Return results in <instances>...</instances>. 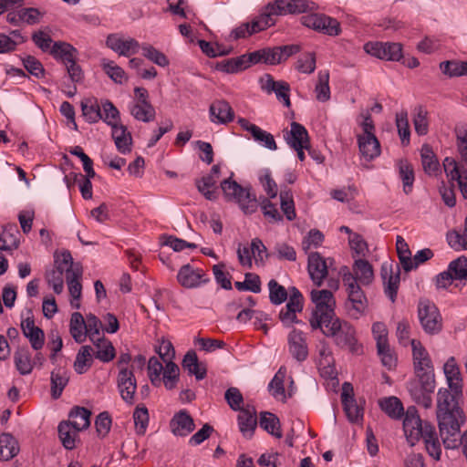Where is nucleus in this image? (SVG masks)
<instances>
[{
  "label": "nucleus",
  "mask_w": 467,
  "mask_h": 467,
  "mask_svg": "<svg viewBox=\"0 0 467 467\" xmlns=\"http://www.w3.org/2000/svg\"><path fill=\"white\" fill-rule=\"evenodd\" d=\"M418 317L425 333L436 335L442 329V317L438 307L429 299H420Z\"/></svg>",
  "instance_id": "423d86ee"
},
{
  "label": "nucleus",
  "mask_w": 467,
  "mask_h": 467,
  "mask_svg": "<svg viewBox=\"0 0 467 467\" xmlns=\"http://www.w3.org/2000/svg\"><path fill=\"white\" fill-rule=\"evenodd\" d=\"M83 116L89 123L98 122L102 118L100 106L95 99H87L81 101Z\"/></svg>",
  "instance_id": "864d4df0"
},
{
  "label": "nucleus",
  "mask_w": 467,
  "mask_h": 467,
  "mask_svg": "<svg viewBox=\"0 0 467 467\" xmlns=\"http://www.w3.org/2000/svg\"><path fill=\"white\" fill-rule=\"evenodd\" d=\"M129 110L130 115L139 121L141 122H150L155 119L156 111L151 103L148 104H139V103H130L129 105Z\"/></svg>",
  "instance_id": "4c0bfd02"
},
{
  "label": "nucleus",
  "mask_w": 467,
  "mask_h": 467,
  "mask_svg": "<svg viewBox=\"0 0 467 467\" xmlns=\"http://www.w3.org/2000/svg\"><path fill=\"white\" fill-rule=\"evenodd\" d=\"M82 276V266L76 263L74 267L68 269L66 274V280L68 290L73 299L78 300L81 296L82 285L79 282Z\"/></svg>",
  "instance_id": "c9c22d12"
},
{
  "label": "nucleus",
  "mask_w": 467,
  "mask_h": 467,
  "mask_svg": "<svg viewBox=\"0 0 467 467\" xmlns=\"http://www.w3.org/2000/svg\"><path fill=\"white\" fill-rule=\"evenodd\" d=\"M69 331L77 343H83L86 341V322L83 316L78 312H74L71 315Z\"/></svg>",
  "instance_id": "c03bdc74"
},
{
  "label": "nucleus",
  "mask_w": 467,
  "mask_h": 467,
  "mask_svg": "<svg viewBox=\"0 0 467 467\" xmlns=\"http://www.w3.org/2000/svg\"><path fill=\"white\" fill-rule=\"evenodd\" d=\"M281 209L288 221L296 218L295 203L291 190H282L280 192Z\"/></svg>",
  "instance_id": "e2e57ef3"
},
{
  "label": "nucleus",
  "mask_w": 467,
  "mask_h": 467,
  "mask_svg": "<svg viewBox=\"0 0 467 467\" xmlns=\"http://www.w3.org/2000/svg\"><path fill=\"white\" fill-rule=\"evenodd\" d=\"M221 188L225 198L229 201H235L245 214H251L256 211L257 201L250 188L242 187L231 178L223 180L221 182Z\"/></svg>",
  "instance_id": "39448f33"
},
{
  "label": "nucleus",
  "mask_w": 467,
  "mask_h": 467,
  "mask_svg": "<svg viewBox=\"0 0 467 467\" xmlns=\"http://www.w3.org/2000/svg\"><path fill=\"white\" fill-rule=\"evenodd\" d=\"M307 271L314 285L321 286L328 274L326 259L317 252L310 253L307 260Z\"/></svg>",
  "instance_id": "a211bd4d"
},
{
  "label": "nucleus",
  "mask_w": 467,
  "mask_h": 467,
  "mask_svg": "<svg viewBox=\"0 0 467 467\" xmlns=\"http://www.w3.org/2000/svg\"><path fill=\"white\" fill-rule=\"evenodd\" d=\"M85 322L86 334L91 342L98 340V337H102L100 334V329L103 327L102 322L95 315H87Z\"/></svg>",
  "instance_id": "69168bd1"
},
{
  "label": "nucleus",
  "mask_w": 467,
  "mask_h": 467,
  "mask_svg": "<svg viewBox=\"0 0 467 467\" xmlns=\"http://www.w3.org/2000/svg\"><path fill=\"white\" fill-rule=\"evenodd\" d=\"M19 232L16 225H6L3 228L0 234V250L1 251H13L19 245L17 235Z\"/></svg>",
  "instance_id": "a19ab883"
},
{
  "label": "nucleus",
  "mask_w": 467,
  "mask_h": 467,
  "mask_svg": "<svg viewBox=\"0 0 467 467\" xmlns=\"http://www.w3.org/2000/svg\"><path fill=\"white\" fill-rule=\"evenodd\" d=\"M259 424L261 428L271 435L276 438L282 437L279 419L275 414L267 411L262 412L260 414Z\"/></svg>",
  "instance_id": "3c124183"
},
{
  "label": "nucleus",
  "mask_w": 467,
  "mask_h": 467,
  "mask_svg": "<svg viewBox=\"0 0 467 467\" xmlns=\"http://www.w3.org/2000/svg\"><path fill=\"white\" fill-rule=\"evenodd\" d=\"M353 277L360 285H368L371 284L374 278L372 265L364 259H358L353 265Z\"/></svg>",
  "instance_id": "f704fd0d"
},
{
  "label": "nucleus",
  "mask_w": 467,
  "mask_h": 467,
  "mask_svg": "<svg viewBox=\"0 0 467 467\" xmlns=\"http://www.w3.org/2000/svg\"><path fill=\"white\" fill-rule=\"evenodd\" d=\"M343 283L347 287L350 304V306H348V313L352 317L358 318L368 306V299L360 285L355 281L352 273L344 274Z\"/></svg>",
  "instance_id": "6e6552de"
},
{
  "label": "nucleus",
  "mask_w": 467,
  "mask_h": 467,
  "mask_svg": "<svg viewBox=\"0 0 467 467\" xmlns=\"http://www.w3.org/2000/svg\"><path fill=\"white\" fill-rule=\"evenodd\" d=\"M19 451L17 441L9 433L0 435V460L9 461Z\"/></svg>",
  "instance_id": "ea45409f"
},
{
  "label": "nucleus",
  "mask_w": 467,
  "mask_h": 467,
  "mask_svg": "<svg viewBox=\"0 0 467 467\" xmlns=\"http://www.w3.org/2000/svg\"><path fill=\"white\" fill-rule=\"evenodd\" d=\"M101 67L108 77L115 83L123 84L128 80L125 71L114 61L108 58H102Z\"/></svg>",
  "instance_id": "8fccbe9b"
},
{
  "label": "nucleus",
  "mask_w": 467,
  "mask_h": 467,
  "mask_svg": "<svg viewBox=\"0 0 467 467\" xmlns=\"http://www.w3.org/2000/svg\"><path fill=\"white\" fill-rule=\"evenodd\" d=\"M269 299L273 305H281L288 297V291L276 280L271 279L268 283Z\"/></svg>",
  "instance_id": "bf43d9fd"
},
{
  "label": "nucleus",
  "mask_w": 467,
  "mask_h": 467,
  "mask_svg": "<svg viewBox=\"0 0 467 467\" xmlns=\"http://www.w3.org/2000/svg\"><path fill=\"white\" fill-rule=\"evenodd\" d=\"M301 20L305 26L330 36H338L341 32L339 22L325 14H310L302 16Z\"/></svg>",
  "instance_id": "1a4fd4ad"
},
{
  "label": "nucleus",
  "mask_w": 467,
  "mask_h": 467,
  "mask_svg": "<svg viewBox=\"0 0 467 467\" xmlns=\"http://www.w3.org/2000/svg\"><path fill=\"white\" fill-rule=\"evenodd\" d=\"M315 8L316 4L307 0H275L268 3L261 13L265 19L261 26L270 27L275 25V16L298 15Z\"/></svg>",
  "instance_id": "f03ea898"
},
{
  "label": "nucleus",
  "mask_w": 467,
  "mask_h": 467,
  "mask_svg": "<svg viewBox=\"0 0 467 467\" xmlns=\"http://www.w3.org/2000/svg\"><path fill=\"white\" fill-rule=\"evenodd\" d=\"M381 276L384 281V292L386 296L395 302L400 285V273L393 275L390 265H383L381 267Z\"/></svg>",
  "instance_id": "c85d7f7f"
},
{
  "label": "nucleus",
  "mask_w": 467,
  "mask_h": 467,
  "mask_svg": "<svg viewBox=\"0 0 467 467\" xmlns=\"http://www.w3.org/2000/svg\"><path fill=\"white\" fill-rule=\"evenodd\" d=\"M92 351L90 346H83L78 350L74 362V368L78 374H84L92 366Z\"/></svg>",
  "instance_id": "09e8293b"
},
{
  "label": "nucleus",
  "mask_w": 467,
  "mask_h": 467,
  "mask_svg": "<svg viewBox=\"0 0 467 467\" xmlns=\"http://www.w3.org/2000/svg\"><path fill=\"white\" fill-rule=\"evenodd\" d=\"M311 300L316 305L310 319V326L317 329L323 323L329 322V319L336 317V301L331 291L327 289L312 290Z\"/></svg>",
  "instance_id": "20e7f679"
},
{
  "label": "nucleus",
  "mask_w": 467,
  "mask_h": 467,
  "mask_svg": "<svg viewBox=\"0 0 467 467\" xmlns=\"http://www.w3.org/2000/svg\"><path fill=\"white\" fill-rule=\"evenodd\" d=\"M396 248L399 259L403 269L406 272L412 270L414 268V265L411 258V252L409 248L407 242L404 240L403 237L400 235H398L396 239Z\"/></svg>",
  "instance_id": "603ef678"
},
{
  "label": "nucleus",
  "mask_w": 467,
  "mask_h": 467,
  "mask_svg": "<svg viewBox=\"0 0 467 467\" xmlns=\"http://www.w3.org/2000/svg\"><path fill=\"white\" fill-rule=\"evenodd\" d=\"M239 430L243 436L250 439L257 425L256 410L254 407L247 405L237 416Z\"/></svg>",
  "instance_id": "5701e85b"
},
{
  "label": "nucleus",
  "mask_w": 467,
  "mask_h": 467,
  "mask_svg": "<svg viewBox=\"0 0 467 467\" xmlns=\"http://www.w3.org/2000/svg\"><path fill=\"white\" fill-rule=\"evenodd\" d=\"M237 122L244 130L251 133L255 141L271 150H275L277 149L274 136L271 133L262 130L255 124L251 123L244 118H239Z\"/></svg>",
  "instance_id": "6ab92c4d"
},
{
  "label": "nucleus",
  "mask_w": 467,
  "mask_h": 467,
  "mask_svg": "<svg viewBox=\"0 0 467 467\" xmlns=\"http://www.w3.org/2000/svg\"><path fill=\"white\" fill-rule=\"evenodd\" d=\"M253 64L260 62L268 65H276L282 62L281 50L278 47L273 48H263L254 52L250 53Z\"/></svg>",
  "instance_id": "e433bc0d"
},
{
  "label": "nucleus",
  "mask_w": 467,
  "mask_h": 467,
  "mask_svg": "<svg viewBox=\"0 0 467 467\" xmlns=\"http://www.w3.org/2000/svg\"><path fill=\"white\" fill-rule=\"evenodd\" d=\"M14 361L16 369L21 375H28L33 370L31 354L27 347L18 348L14 355Z\"/></svg>",
  "instance_id": "79ce46f5"
},
{
  "label": "nucleus",
  "mask_w": 467,
  "mask_h": 467,
  "mask_svg": "<svg viewBox=\"0 0 467 467\" xmlns=\"http://www.w3.org/2000/svg\"><path fill=\"white\" fill-rule=\"evenodd\" d=\"M288 350L292 357L301 362L308 356V348L305 334L297 329H293L288 334Z\"/></svg>",
  "instance_id": "412c9836"
},
{
  "label": "nucleus",
  "mask_w": 467,
  "mask_h": 467,
  "mask_svg": "<svg viewBox=\"0 0 467 467\" xmlns=\"http://www.w3.org/2000/svg\"><path fill=\"white\" fill-rule=\"evenodd\" d=\"M462 389L441 388L437 392L436 416L440 435L446 449L459 447V434L465 417L460 406Z\"/></svg>",
  "instance_id": "f257e3e1"
},
{
  "label": "nucleus",
  "mask_w": 467,
  "mask_h": 467,
  "mask_svg": "<svg viewBox=\"0 0 467 467\" xmlns=\"http://www.w3.org/2000/svg\"><path fill=\"white\" fill-rule=\"evenodd\" d=\"M427 422H423L415 407H409L403 420V430L410 445H414L422 436Z\"/></svg>",
  "instance_id": "ddd939ff"
},
{
  "label": "nucleus",
  "mask_w": 467,
  "mask_h": 467,
  "mask_svg": "<svg viewBox=\"0 0 467 467\" xmlns=\"http://www.w3.org/2000/svg\"><path fill=\"white\" fill-rule=\"evenodd\" d=\"M91 412L84 407H74L69 414V420H67L77 431L87 430L90 425Z\"/></svg>",
  "instance_id": "72a5a7b5"
},
{
  "label": "nucleus",
  "mask_w": 467,
  "mask_h": 467,
  "mask_svg": "<svg viewBox=\"0 0 467 467\" xmlns=\"http://www.w3.org/2000/svg\"><path fill=\"white\" fill-rule=\"evenodd\" d=\"M69 380V375L66 368H57L51 372V397L57 400L61 397L62 392Z\"/></svg>",
  "instance_id": "473e14b6"
},
{
  "label": "nucleus",
  "mask_w": 467,
  "mask_h": 467,
  "mask_svg": "<svg viewBox=\"0 0 467 467\" xmlns=\"http://www.w3.org/2000/svg\"><path fill=\"white\" fill-rule=\"evenodd\" d=\"M304 298L301 292L295 286L289 288V299L279 313V318L285 327L298 323L296 313L303 310Z\"/></svg>",
  "instance_id": "f8f14e48"
},
{
  "label": "nucleus",
  "mask_w": 467,
  "mask_h": 467,
  "mask_svg": "<svg viewBox=\"0 0 467 467\" xmlns=\"http://www.w3.org/2000/svg\"><path fill=\"white\" fill-rule=\"evenodd\" d=\"M179 367L174 362L169 361L166 363L165 368H163L161 382L167 389H172L176 387L179 380Z\"/></svg>",
  "instance_id": "052dcab7"
},
{
  "label": "nucleus",
  "mask_w": 467,
  "mask_h": 467,
  "mask_svg": "<svg viewBox=\"0 0 467 467\" xmlns=\"http://www.w3.org/2000/svg\"><path fill=\"white\" fill-rule=\"evenodd\" d=\"M285 139L287 144L292 147L308 148L309 137L306 129L300 123L292 122L291 130L286 133Z\"/></svg>",
  "instance_id": "a878e982"
},
{
  "label": "nucleus",
  "mask_w": 467,
  "mask_h": 467,
  "mask_svg": "<svg viewBox=\"0 0 467 467\" xmlns=\"http://www.w3.org/2000/svg\"><path fill=\"white\" fill-rule=\"evenodd\" d=\"M58 436L67 450H73L76 447V439L80 431H77L67 421H61L57 427Z\"/></svg>",
  "instance_id": "37998d69"
},
{
  "label": "nucleus",
  "mask_w": 467,
  "mask_h": 467,
  "mask_svg": "<svg viewBox=\"0 0 467 467\" xmlns=\"http://www.w3.org/2000/svg\"><path fill=\"white\" fill-rule=\"evenodd\" d=\"M358 144L362 158L367 161L380 155V144L375 135H358Z\"/></svg>",
  "instance_id": "393cba45"
},
{
  "label": "nucleus",
  "mask_w": 467,
  "mask_h": 467,
  "mask_svg": "<svg viewBox=\"0 0 467 467\" xmlns=\"http://www.w3.org/2000/svg\"><path fill=\"white\" fill-rule=\"evenodd\" d=\"M21 329L35 350H39L43 348L45 344L44 331L35 325L31 309H27V317L21 321Z\"/></svg>",
  "instance_id": "f3484780"
},
{
  "label": "nucleus",
  "mask_w": 467,
  "mask_h": 467,
  "mask_svg": "<svg viewBox=\"0 0 467 467\" xmlns=\"http://www.w3.org/2000/svg\"><path fill=\"white\" fill-rule=\"evenodd\" d=\"M346 386H349V385L345 383L344 389H346ZM341 399H342V404L344 407V410L346 412L348 419L351 422H358L360 420H362V418H363L362 409H360L358 406V404H357L356 400L353 399V397L348 395L346 392V389H344V391L341 395Z\"/></svg>",
  "instance_id": "58836bf2"
},
{
  "label": "nucleus",
  "mask_w": 467,
  "mask_h": 467,
  "mask_svg": "<svg viewBox=\"0 0 467 467\" xmlns=\"http://www.w3.org/2000/svg\"><path fill=\"white\" fill-rule=\"evenodd\" d=\"M423 430V434L420 438L424 441L426 450L431 457L439 461L441 459V448L435 428L431 423H426Z\"/></svg>",
  "instance_id": "cd10ccee"
},
{
  "label": "nucleus",
  "mask_w": 467,
  "mask_h": 467,
  "mask_svg": "<svg viewBox=\"0 0 467 467\" xmlns=\"http://www.w3.org/2000/svg\"><path fill=\"white\" fill-rule=\"evenodd\" d=\"M92 343L97 348V351L94 353L96 358L102 362H109L115 358L116 352L112 343L103 336L102 337H98V340L92 341Z\"/></svg>",
  "instance_id": "49530a36"
},
{
  "label": "nucleus",
  "mask_w": 467,
  "mask_h": 467,
  "mask_svg": "<svg viewBox=\"0 0 467 467\" xmlns=\"http://www.w3.org/2000/svg\"><path fill=\"white\" fill-rule=\"evenodd\" d=\"M398 168L403 184V192L409 194L412 191L415 180L413 167L407 160H399Z\"/></svg>",
  "instance_id": "de8ad7c7"
},
{
  "label": "nucleus",
  "mask_w": 467,
  "mask_h": 467,
  "mask_svg": "<svg viewBox=\"0 0 467 467\" xmlns=\"http://www.w3.org/2000/svg\"><path fill=\"white\" fill-rule=\"evenodd\" d=\"M329 72L327 70L320 71L318 73V81L316 85L315 91L317 99L321 102H326L330 99L329 88Z\"/></svg>",
  "instance_id": "4d7b16f0"
},
{
  "label": "nucleus",
  "mask_w": 467,
  "mask_h": 467,
  "mask_svg": "<svg viewBox=\"0 0 467 467\" xmlns=\"http://www.w3.org/2000/svg\"><path fill=\"white\" fill-rule=\"evenodd\" d=\"M142 50V55L147 59L156 64L159 67H165L169 65L168 57L160 50L156 49L154 47L149 44H143L140 47Z\"/></svg>",
  "instance_id": "13d9d810"
},
{
  "label": "nucleus",
  "mask_w": 467,
  "mask_h": 467,
  "mask_svg": "<svg viewBox=\"0 0 467 467\" xmlns=\"http://www.w3.org/2000/svg\"><path fill=\"white\" fill-rule=\"evenodd\" d=\"M76 263L73 262L72 255L69 251H63L61 254H55L54 268L46 273L47 284L52 286L56 294H61L64 289V272L67 274L68 269L74 267Z\"/></svg>",
  "instance_id": "0eeeda50"
},
{
  "label": "nucleus",
  "mask_w": 467,
  "mask_h": 467,
  "mask_svg": "<svg viewBox=\"0 0 467 467\" xmlns=\"http://www.w3.org/2000/svg\"><path fill=\"white\" fill-rule=\"evenodd\" d=\"M364 50L379 59L400 61L402 58V46L400 43L368 42Z\"/></svg>",
  "instance_id": "9b49d317"
},
{
  "label": "nucleus",
  "mask_w": 467,
  "mask_h": 467,
  "mask_svg": "<svg viewBox=\"0 0 467 467\" xmlns=\"http://www.w3.org/2000/svg\"><path fill=\"white\" fill-rule=\"evenodd\" d=\"M412 358L415 374L418 379H425L429 377L435 379L434 369L431 357L420 341L411 339Z\"/></svg>",
  "instance_id": "9d476101"
},
{
  "label": "nucleus",
  "mask_w": 467,
  "mask_h": 467,
  "mask_svg": "<svg viewBox=\"0 0 467 467\" xmlns=\"http://www.w3.org/2000/svg\"><path fill=\"white\" fill-rule=\"evenodd\" d=\"M106 45L109 48L123 57H130L131 55L137 54L140 48L136 39L131 37L123 38L118 34L109 35Z\"/></svg>",
  "instance_id": "dca6fc26"
},
{
  "label": "nucleus",
  "mask_w": 467,
  "mask_h": 467,
  "mask_svg": "<svg viewBox=\"0 0 467 467\" xmlns=\"http://www.w3.org/2000/svg\"><path fill=\"white\" fill-rule=\"evenodd\" d=\"M317 328H320L326 337H332L337 347L348 348L351 352L358 351L356 330L350 323L334 317Z\"/></svg>",
  "instance_id": "7ed1b4c3"
},
{
  "label": "nucleus",
  "mask_w": 467,
  "mask_h": 467,
  "mask_svg": "<svg viewBox=\"0 0 467 467\" xmlns=\"http://www.w3.org/2000/svg\"><path fill=\"white\" fill-rule=\"evenodd\" d=\"M380 409L390 418L400 419L404 415L401 401L394 396L384 398L379 401Z\"/></svg>",
  "instance_id": "a18cd8bd"
},
{
  "label": "nucleus",
  "mask_w": 467,
  "mask_h": 467,
  "mask_svg": "<svg viewBox=\"0 0 467 467\" xmlns=\"http://www.w3.org/2000/svg\"><path fill=\"white\" fill-rule=\"evenodd\" d=\"M251 65H253V62L249 53L222 60L216 64L215 68L227 74H234L248 68Z\"/></svg>",
  "instance_id": "b1692460"
},
{
  "label": "nucleus",
  "mask_w": 467,
  "mask_h": 467,
  "mask_svg": "<svg viewBox=\"0 0 467 467\" xmlns=\"http://www.w3.org/2000/svg\"><path fill=\"white\" fill-rule=\"evenodd\" d=\"M50 55L56 59H60L65 65L77 60L78 50L70 44L63 41L54 42L50 49Z\"/></svg>",
  "instance_id": "2f4dec72"
},
{
  "label": "nucleus",
  "mask_w": 467,
  "mask_h": 467,
  "mask_svg": "<svg viewBox=\"0 0 467 467\" xmlns=\"http://www.w3.org/2000/svg\"><path fill=\"white\" fill-rule=\"evenodd\" d=\"M177 280L185 288H195L206 284L210 279L202 269L194 268L187 264L180 268Z\"/></svg>",
  "instance_id": "2eb2a0df"
},
{
  "label": "nucleus",
  "mask_w": 467,
  "mask_h": 467,
  "mask_svg": "<svg viewBox=\"0 0 467 467\" xmlns=\"http://www.w3.org/2000/svg\"><path fill=\"white\" fill-rule=\"evenodd\" d=\"M216 180L213 175L203 176L201 180L196 181L198 191L204 195L207 200L213 201L216 199L215 190Z\"/></svg>",
  "instance_id": "6e6d98bb"
},
{
  "label": "nucleus",
  "mask_w": 467,
  "mask_h": 467,
  "mask_svg": "<svg viewBox=\"0 0 467 467\" xmlns=\"http://www.w3.org/2000/svg\"><path fill=\"white\" fill-rule=\"evenodd\" d=\"M444 375L448 384L447 389H462L463 387V379L461 375L460 368L453 357H451L443 366Z\"/></svg>",
  "instance_id": "c756f323"
},
{
  "label": "nucleus",
  "mask_w": 467,
  "mask_h": 467,
  "mask_svg": "<svg viewBox=\"0 0 467 467\" xmlns=\"http://www.w3.org/2000/svg\"><path fill=\"white\" fill-rule=\"evenodd\" d=\"M163 373L162 363L156 357H151L148 362V375L150 382L155 387H160L161 384V375Z\"/></svg>",
  "instance_id": "338daca9"
},
{
  "label": "nucleus",
  "mask_w": 467,
  "mask_h": 467,
  "mask_svg": "<svg viewBox=\"0 0 467 467\" xmlns=\"http://www.w3.org/2000/svg\"><path fill=\"white\" fill-rule=\"evenodd\" d=\"M117 387L121 399L128 404L134 403L137 380L131 368H121L117 376Z\"/></svg>",
  "instance_id": "4468645a"
},
{
  "label": "nucleus",
  "mask_w": 467,
  "mask_h": 467,
  "mask_svg": "<svg viewBox=\"0 0 467 467\" xmlns=\"http://www.w3.org/2000/svg\"><path fill=\"white\" fill-rule=\"evenodd\" d=\"M111 129V136L118 150L122 154L130 152L132 137L130 132L128 131L126 126L119 123L117 125H113Z\"/></svg>",
  "instance_id": "bb28decb"
},
{
  "label": "nucleus",
  "mask_w": 467,
  "mask_h": 467,
  "mask_svg": "<svg viewBox=\"0 0 467 467\" xmlns=\"http://www.w3.org/2000/svg\"><path fill=\"white\" fill-rule=\"evenodd\" d=\"M427 114V110L421 106H419L418 108L415 109L413 124L416 133L420 136H423L428 133L429 123Z\"/></svg>",
  "instance_id": "0e129e2a"
},
{
  "label": "nucleus",
  "mask_w": 467,
  "mask_h": 467,
  "mask_svg": "<svg viewBox=\"0 0 467 467\" xmlns=\"http://www.w3.org/2000/svg\"><path fill=\"white\" fill-rule=\"evenodd\" d=\"M448 267L454 279H467V258L465 256H460L451 261Z\"/></svg>",
  "instance_id": "774afa93"
},
{
  "label": "nucleus",
  "mask_w": 467,
  "mask_h": 467,
  "mask_svg": "<svg viewBox=\"0 0 467 467\" xmlns=\"http://www.w3.org/2000/svg\"><path fill=\"white\" fill-rule=\"evenodd\" d=\"M210 120L215 124H227L234 120V111L224 99L213 101L209 108Z\"/></svg>",
  "instance_id": "4be33fe9"
},
{
  "label": "nucleus",
  "mask_w": 467,
  "mask_h": 467,
  "mask_svg": "<svg viewBox=\"0 0 467 467\" xmlns=\"http://www.w3.org/2000/svg\"><path fill=\"white\" fill-rule=\"evenodd\" d=\"M170 428L175 436L185 437L194 431L195 424L189 412L186 410H181L171 418Z\"/></svg>",
  "instance_id": "aec40b11"
},
{
  "label": "nucleus",
  "mask_w": 467,
  "mask_h": 467,
  "mask_svg": "<svg viewBox=\"0 0 467 467\" xmlns=\"http://www.w3.org/2000/svg\"><path fill=\"white\" fill-rule=\"evenodd\" d=\"M423 170L429 175L434 174L439 170V161L428 144H424L420 150Z\"/></svg>",
  "instance_id": "5fc2aeb1"
},
{
  "label": "nucleus",
  "mask_w": 467,
  "mask_h": 467,
  "mask_svg": "<svg viewBox=\"0 0 467 467\" xmlns=\"http://www.w3.org/2000/svg\"><path fill=\"white\" fill-rule=\"evenodd\" d=\"M286 370L285 368H280L279 370L275 373L274 378L269 383V389L272 392V395L276 399H285L284 380L285 378Z\"/></svg>",
  "instance_id": "680f3d73"
},
{
  "label": "nucleus",
  "mask_w": 467,
  "mask_h": 467,
  "mask_svg": "<svg viewBox=\"0 0 467 467\" xmlns=\"http://www.w3.org/2000/svg\"><path fill=\"white\" fill-rule=\"evenodd\" d=\"M263 15L260 14L257 17H255L251 23H244L234 28L230 35V38L233 40H237L239 38H244L248 36H251L254 33L263 31L268 26H262Z\"/></svg>",
  "instance_id": "7c9ffc66"
}]
</instances>
